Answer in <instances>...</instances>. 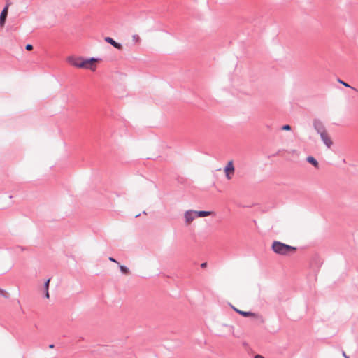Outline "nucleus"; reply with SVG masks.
Returning <instances> with one entry per match:
<instances>
[{"label":"nucleus","instance_id":"obj_1","mask_svg":"<svg viewBox=\"0 0 358 358\" xmlns=\"http://www.w3.org/2000/svg\"><path fill=\"white\" fill-rule=\"evenodd\" d=\"M273 250L279 255H286L290 252H294L296 250L295 247L282 243L280 241H274L272 244Z\"/></svg>","mask_w":358,"mask_h":358},{"label":"nucleus","instance_id":"obj_2","mask_svg":"<svg viewBox=\"0 0 358 358\" xmlns=\"http://www.w3.org/2000/svg\"><path fill=\"white\" fill-rule=\"evenodd\" d=\"M83 66L82 69H90L92 71H95L96 69V63L99 62L100 59L96 58L84 59L83 58Z\"/></svg>","mask_w":358,"mask_h":358},{"label":"nucleus","instance_id":"obj_3","mask_svg":"<svg viewBox=\"0 0 358 358\" xmlns=\"http://www.w3.org/2000/svg\"><path fill=\"white\" fill-rule=\"evenodd\" d=\"M224 172L227 180H230L232 179L235 173V168L232 160L227 162L226 166L224 168Z\"/></svg>","mask_w":358,"mask_h":358},{"label":"nucleus","instance_id":"obj_4","mask_svg":"<svg viewBox=\"0 0 358 358\" xmlns=\"http://www.w3.org/2000/svg\"><path fill=\"white\" fill-rule=\"evenodd\" d=\"M317 131L320 134L321 138L323 141L324 143L328 148H330L333 144V141H332L331 137L329 136V135L328 134V133L326 131V130H324V129L320 130V129H317Z\"/></svg>","mask_w":358,"mask_h":358},{"label":"nucleus","instance_id":"obj_5","mask_svg":"<svg viewBox=\"0 0 358 358\" xmlns=\"http://www.w3.org/2000/svg\"><path fill=\"white\" fill-rule=\"evenodd\" d=\"M67 62L76 68H82L83 64V58L71 56L67 57Z\"/></svg>","mask_w":358,"mask_h":358},{"label":"nucleus","instance_id":"obj_6","mask_svg":"<svg viewBox=\"0 0 358 358\" xmlns=\"http://www.w3.org/2000/svg\"><path fill=\"white\" fill-rule=\"evenodd\" d=\"M184 217L187 225H189L196 218V210H189L185 212Z\"/></svg>","mask_w":358,"mask_h":358},{"label":"nucleus","instance_id":"obj_7","mask_svg":"<svg viewBox=\"0 0 358 358\" xmlns=\"http://www.w3.org/2000/svg\"><path fill=\"white\" fill-rule=\"evenodd\" d=\"M8 7L6 6L3 10L1 11L0 15V27H3L4 26L6 17L8 15Z\"/></svg>","mask_w":358,"mask_h":358},{"label":"nucleus","instance_id":"obj_8","mask_svg":"<svg viewBox=\"0 0 358 358\" xmlns=\"http://www.w3.org/2000/svg\"><path fill=\"white\" fill-rule=\"evenodd\" d=\"M105 41L118 50L122 49V45L120 43H118L116 41H115L112 38L106 37Z\"/></svg>","mask_w":358,"mask_h":358},{"label":"nucleus","instance_id":"obj_9","mask_svg":"<svg viewBox=\"0 0 358 358\" xmlns=\"http://www.w3.org/2000/svg\"><path fill=\"white\" fill-rule=\"evenodd\" d=\"M233 309L236 312L238 313L240 315H241L244 317H255V314L253 313H251V312L242 311V310H240L236 308L235 307H233Z\"/></svg>","mask_w":358,"mask_h":358},{"label":"nucleus","instance_id":"obj_10","mask_svg":"<svg viewBox=\"0 0 358 358\" xmlns=\"http://www.w3.org/2000/svg\"><path fill=\"white\" fill-rule=\"evenodd\" d=\"M306 160L308 162H309L310 164H311L314 167H315L316 169H318L319 168V163L317 162V161L312 156H308L307 158H306Z\"/></svg>","mask_w":358,"mask_h":358},{"label":"nucleus","instance_id":"obj_11","mask_svg":"<svg viewBox=\"0 0 358 358\" xmlns=\"http://www.w3.org/2000/svg\"><path fill=\"white\" fill-rule=\"evenodd\" d=\"M196 217H204L213 214L211 211L196 210Z\"/></svg>","mask_w":358,"mask_h":358},{"label":"nucleus","instance_id":"obj_12","mask_svg":"<svg viewBox=\"0 0 358 358\" xmlns=\"http://www.w3.org/2000/svg\"><path fill=\"white\" fill-rule=\"evenodd\" d=\"M132 41L136 43H139L141 42V38L138 34H134L132 36Z\"/></svg>","mask_w":358,"mask_h":358},{"label":"nucleus","instance_id":"obj_13","mask_svg":"<svg viewBox=\"0 0 358 358\" xmlns=\"http://www.w3.org/2000/svg\"><path fill=\"white\" fill-rule=\"evenodd\" d=\"M120 268L121 271L124 274H128L129 272V269L124 266L120 265Z\"/></svg>","mask_w":358,"mask_h":358},{"label":"nucleus","instance_id":"obj_14","mask_svg":"<svg viewBox=\"0 0 358 358\" xmlns=\"http://www.w3.org/2000/svg\"><path fill=\"white\" fill-rule=\"evenodd\" d=\"M50 279H48V280L46 281V282L45 283V291L49 289V284H50Z\"/></svg>","mask_w":358,"mask_h":358},{"label":"nucleus","instance_id":"obj_15","mask_svg":"<svg viewBox=\"0 0 358 358\" xmlns=\"http://www.w3.org/2000/svg\"><path fill=\"white\" fill-rule=\"evenodd\" d=\"M338 83H340L341 84H342L343 85H344L345 87H351L348 83H346L344 81H342L341 80H338Z\"/></svg>","mask_w":358,"mask_h":358},{"label":"nucleus","instance_id":"obj_16","mask_svg":"<svg viewBox=\"0 0 358 358\" xmlns=\"http://www.w3.org/2000/svg\"><path fill=\"white\" fill-rule=\"evenodd\" d=\"M282 129V130L289 131L291 129V127L288 124H286V125H284Z\"/></svg>","mask_w":358,"mask_h":358},{"label":"nucleus","instance_id":"obj_17","mask_svg":"<svg viewBox=\"0 0 358 358\" xmlns=\"http://www.w3.org/2000/svg\"><path fill=\"white\" fill-rule=\"evenodd\" d=\"M33 49V46L31 44H27L26 45V50H31Z\"/></svg>","mask_w":358,"mask_h":358},{"label":"nucleus","instance_id":"obj_18","mask_svg":"<svg viewBox=\"0 0 358 358\" xmlns=\"http://www.w3.org/2000/svg\"><path fill=\"white\" fill-rule=\"evenodd\" d=\"M206 266H207V263L206 262L202 263L201 264V267L203 268H206Z\"/></svg>","mask_w":358,"mask_h":358},{"label":"nucleus","instance_id":"obj_19","mask_svg":"<svg viewBox=\"0 0 358 358\" xmlns=\"http://www.w3.org/2000/svg\"><path fill=\"white\" fill-rule=\"evenodd\" d=\"M45 297H46L47 299H49V298H50V294H49V292H48V290H46V291H45Z\"/></svg>","mask_w":358,"mask_h":358},{"label":"nucleus","instance_id":"obj_20","mask_svg":"<svg viewBox=\"0 0 358 358\" xmlns=\"http://www.w3.org/2000/svg\"><path fill=\"white\" fill-rule=\"evenodd\" d=\"M255 358H264V357L260 355H255Z\"/></svg>","mask_w":358,"mask_h":358},{"label":"nucleus","instance_id":"obj_21","mask_svg":"<svg viewBox=\"0 0 358 358\" xmlns=\"http://www.w3.org/2000/svg\"><path fill=\"white\" fill-rule=\"evenodd\" d=\"M109 260L111 262H117V261L115 259H113V257H109Z\"/></svg>","mask_w":358,"mask_h":358},{"label":"nucleus","instance_id":"obj_22","mask_svg":"<svg viewBox=\"0 0 358 358\" xmlns=\"http://www.w3.org/2000/svg\"><path fill=\"white\" fill-rule=\"evenodd\" d=\"M343 356L346 358V357H349L348 356H347L346 353L345 352H343Z\"/></svg>","mask_w":358,"mask_h":358},{"label":"nucleus","instance_id":"obj_23","mask_svg":"<svg viewBox=\"0 0 358 358\" xmlns=\"http://www.w3.org/2000/svg\"><path fill=\"white\" fill-rule=\"evenodd\" d=\"M0 294H6V292L3 290H0Z\"/></svg>","mask_w":358,"mask_h":358},{"label":"nucleus","instance_id":"obj_24","mask_svg":"<svg viewBox=\"0 0 358 358\" xmlns=\"http://www.w3.org/2000/svg\"><path fill=\"white\" fill-rule=\"evenodd\" d=\"M346 358H349V357H346Z\"/></svg>","mask_w":358,"mask_h":358}]
</instances>
